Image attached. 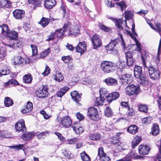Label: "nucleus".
Here are the masks:
<instances>
[{
  "mask_svg": "<svg viewBox=\"0 0 161 161\" xmlns=\"http://www.w3.org/2000/svg\"><path fill=\"white\" fill-rule=\"evenodd\" d=\"M119 95L117 92H114L108 95L107 101L110 103L112 101L117 99L119 97Z\"/></svg>",
  "mask_w": 161,
  "mask_h": 161,
  "instance_id": "aec40b11",
  "label": "nucleus"
},
{
  "mask_svg": "<svg viewBox=\"0 0 161 161\" xmlns=\"http://www.w3.org/2000/svg\"><path fill=\"white\" fill-rule=\"evenodd\" d=\"M48 87L47 85H43L42 89H39L36 92L37 96L40 98H44L48 97Z\"/></svg>",
  "mask_w": 161,
  "mask_h": 161,
  "instance_id": "6e6552de",
  "label": "nucleus"
},
{
  "mask_svg": "<svg viewBox=\"0 0 161 161\" xmlns=\"http://www.w3.org/2000/svg\"><path fill=\"white\" fill-rule=\"evenodd\" d=\"M119 42V40L118 38L112 40L108 44L106 47L108 52H109L110 53L113 54H117V51L116 49H115V47L118 44Z\"/></svg>",
  "mask_w": 161,
  "mask_h": 161,
  "instance_id": "423d86ee",
  "label": "nucleus"
},
{
  "mask_svg": "<svg viewBox=\"0 0 161 161\" xmlns=\"http://www.w3.org/2000/svg\"><path fill=\"white\" fill-rule=\"evenodd\" d=\"M71 95L72 99L76 103H78L81 99L80 94L77 92L74 91L71 92Z\"/></svg>",
  "mask_w": 161,
  "mask_h": 161,
  "instance_id": "cd10ccee",
  "label": "nucleus"
},
{
  "mask_svg": "<svg viewBox=\"0 0 161 161\" xmlns=\"http://www.w3.org/2000/svg\"><path fill=\"white\" fill-rule=\"evenodd\" d=\"M87 115L92 120L94 121H97L100 119L97 108L93 107H91L88 109Z\"/></svg>",
  "mask_w": 161,
  "mask_h": 161,
  "instance_id": "0eeeda50",
  "label": "nucleus"
},
{
  "mask_svg": "<svg viewBox=\"0 0 161 161\" xmlns=\"http://www.w3.org/2000/svg\"><path fill=\"white\" fill-rule=\"evenodd\" d=\"M138 130L137 127L135 125H132L130 126L127 129V131L130 133L134 134L137 132Z\"/></svg>",
  "mask_w": 161,
  "mask_h": 161,
  "instance_id": "c9c22d12",
  "label": "nucleus"
},
{
  "mask_svg": "<svg viewBox=\"0 0 161 161\" xmlns=\"http://www.w3.org/2000/svg\"><path fill=\"white\" fill-rule=\"evenodd\" d=\"M15 127L16 130L18 131L24 132L26 130L25 121L23 119L19 121L15 125Z\"/></svg>",
  "mask_w": 161,
  "mask_h": 161,
  "instance_id": "ddd939ff",
  "label": "nucleus"
},
{
  "mask_svg": "<svg viewBox=\"0 0 161 161\" xmlns=\"http://www.w3.org/2000/svg\"><path fill=\"white\" fill-rule=\"evenodd\" d=\"M152 134L153 135H157L159 133V128L158 124L154 123L153 125L152 128Z\"/></svg>",
  "mask_w": 161,
  "mask_h": 161,
  "instance_id": "c756f323",
  "label": "nucleus"
},
{
  "mask_svg": "<svg viewBox=\"0 0 161 161\" xmlns=\"http://www.w3.org/2000/svg\"><path fill=\"white\" fill-rule=\"evenodd\" d=\"M104 81L108 86H114L118 84V81L116 79L111 77H108Z\"/></svg>",
  "mask_w": 161,
  "mask_h": 161,
  "instance_id": "5701e85b",
  "label": "nucleus"
},
{
  "mask_svg": "<svg viewBox=\"0 0 161 161\" xmlns=\"http://www.w3.org/2000/svg\"><path fill=\"white\" fill-rule=\"evenodd\" d=\"M7 35L9 39L13 41L16 39L18 37L17 33L14 31H9Z\"/></svg>",
  "mask_w": 161,
  "mask_h": 161,
  "instance_id": "2f4dec72",
  "label": "nucleus"
},
{
  "mask_svg": "<svg viewBox=\"0 0 161 161\" xmlns=\"http://www.w3.org/2000/svg\"><path fill=\"white\" fill-rule=\"evenodd\" d=\"M116 4L120 7L122 11H123V9L126 7V6L125 2L123 1L116 3Z\"/></svg>",
  "mask_w": 161,
  "mask_h": 161,
  "instance_id": "8fccbe9b",
  "label": "nucleus"
},
{
  "mask_svg": "<svg viewBox=\"0 0 161 161\" xmlns=\"http://www.w3.org/2000/svg\"><path fill=\"white\" fill-rule=\"evenodd\" d=\"M50 69L47 65H46L45 67V70L42 74L45 76L47 75L50 73Z\"/></svg>",
  "mask_w": 161,
  "mask_h": 161,
  "instance_id": "5fc2aeb1",
  "label": "nucleus"
},
{
  "mask_svg": "<svg viewBox=\"0 0 161 161\" xmlns=\"http://www.w3.org/2000/svg\"><path fill=\"white\" fill-rule=\"evenodd\" d=\"M148 119H150V117H145L143 118L142 120V122L144 124H147L150 122V119L148 120Z\"/></svg>",
  "mask_w": 161,
  "mask_h": 161,
  "instance_id": "e2e57ef3",
  "label": "nucleus"
},
{
  "mask_svg": "<svg viewBox=\"0 0 161 161\" xmlns=\"http://www.w3.org/2000/svg\"><path fill=\"white\" fill-rule=\"evenodd\" d=\"M142 67L136 66L134 68V75L140 84L144 85L146 83L147 80L146 77L142 75Z\"/></svg>",
  "mask_w": 161,
  "mask_h": 161,
  "instance_id": "f03ea898",
  "label": "nucleus"
},
{
  "mask_svg": "<svg viewBox=\"0 0 161 161\" xmlns=\"http://www.w3.org/2000/svg\"><path fill=\"white\" fill-rule=\"evenodd\" d=\"M34 4L35 7H41V2L40 0H37L34 2V3H31Z\"/></svg>",
  "mask_w": 161,
  "mask_h": 161,
  "instance_id": "680f3d73",
  "label": "nucleus"
},
{
  "mask_svg": "<svg viewBox=\"0 0 161 161\" xmlns=\"http://www.w3.org/2000/svg\"><path fill=\"white\" fill-rule=\"evenodd\" d=\"M75 132L78 134L82 133L83 131V129L79 123H76L73 124L72 126Z\"/></svg>",
  "mask_w": 161,
  "mask_h": 161,
  "instance_id": "4be33fe9",
  "label": "nucleus"
},
{
  "mask_svg": "<svg viewBox=\"0 0 161 161\" xmlns=\"http://www.w3.org/2000/svg\"><path fill=\"white\" fill-rule=\"evenodd\" d=\"M99 93L100 95V98H96V101L95 102L94 104V105L95 106L102 105V103L105 100L107 101L108 92L107 89L104 88L100 89Z\"/></svg>",
  "mask_w": 161,
  "mask_h": 161,
  "instance_id": "20e7f679",
  "label": "nucleus"
},
{
  "mask_svg": "<svg viewBox=\"0 0 161 161\" xmlns=\"http://www.w3.org/2000/svg\"><path fill=\"white\" fill-rule=\"evenodd\" d=\"M127 32L128 34L129 35L135 42L136 46V48L135 50L140 52L142 51L141 44L138 41L136 38L133 36L132 34L130 31H127Z\"/></svg>",
  "mask_w": 161,
  "mask_h": 161,
  "instance_id": "b1692460",
  "label": "nucleus"
},
{
  "mask_svg": "<svg viewBox=\"0 0 161 161\" xmlns=\"http://www.w3.org/2000/svg\"><path fill=\"white\" fill-rule=\"evenodd\" d=\"M33 108L32 103L30 101H28L27 102L25 107L22 110L21 112L23 114L29 113L32 110Z\"/></svg>",
  "mask_w": 161,
  "mask_h": 161,
  "instance_id": "393cba45",
  "label": "nucleus"
},
{
  "mask_svg": "<svg viewBox=\"0 0 161 161\" xmlns=\"http://www.w3.org/2000/svg\"><path fill=\"white\" fill-rule=\"evenodd\" d=\"M104 114L105 115L108 117H111L113 115V112L111 108L108 107H107L105 110Z\"/></svg>",
  "mask_w": 161,
  "mask_h": 161,
  "instance_id": "79ce46f5",
  "label": "nucleus"
},
{
  "mask_svg": "<svg viewBox=\"0 0 161 161\" xmlns=\"http://www.w3.org/2000/svg\"><path fill=\"white\" fill-rule=\"evenodd\" d=\"M141 58L143 65L145 68L147 69L150 78L153 80L158 79L160 76L159 71L157 69L154 68L152 65L147 64L145 59L142 55L141 56Z\"/></svg>",
  "mask_w": 161,
  "mask_h": 161,
  "instance_id": "f257e3e1",
  "label": "nucleus"
},
{
  "mask_svg": "<svg viewBox=\"0 0 161 161\" xmlns=\"http://www.w3.org/2000/svg\"><path fill=\"white\" fill-rule=\"evenodd\" d=\"M81 157L83 161H90L91 158L85 152H83L80 154Z\"/></svg>",
  "mask_w": 161,
  "mask_h": 161,
  "instance_id": "ea45409f",
  "label": "nucleus"
},
{
  "mask_svg": "<svg viewBox=\"0 0 161 161\" xmlns=\"http://www.w3.org/2000/svg\"><path fill=\"white\" fill-rule=\"evenodd\" d=\"M133 13L130 11H127L125 12V19H131L133 16Z\"/></svg>",
  "mask_w": 161,
  "mask_h": 161,
  "instance_id": "de8ad7c7",
  "label": "nucleus"
},
{
  "mask_svg": "<svg viewBox=\"0 0 161 161\" xmlns=\"http://www.w3.org/2000/svg\"><path fill=\"white\" fill-rule=\"evenodd\" d=\"M25 11L20 9H16L13 12L14 16L17 19H21L25 15Z\"/></svg>",
  "mask_w": 161,
  "mask_h": 161,
  "instance_id": "412c9836",
  "label": "nucleus"
},
{
  "mask_svg": "<svg viewBox=\"0 0 161 161\" xmlns=\"http://www.w3.org/2000/svg\"><path fill=\"white\" fill-rule=\"evenodd\" d=\"M24 59L20 56H15L14 58V65L18 66L23 64L24 62Z\"/></svg>",
  "mask_w": 161,
  "mask_h": 161,
  "instance_id": "c85d7f7f",
  "label": "nucleus"
},
{
  "mask_svg": "<svg viewBox=\"0 0 161 161\" xmlns=\"http://www.w3.org/2000/svg\"><path fill=\"white\" fill-rule=\"evenodd\" d=\"M79 141V139L77 138L68 139L67 140L68 143L69 144H73Z\"/></svg>",
  "mask_w": 161,
  "mask_h": 161,
  "instance_id": "603ef678",
  "label": "nucleus"
},
{
  "mask_svg": "<svg viewBox=\"0 0 161 161\" xmlns=\"http://www.w3.org/2000/svg\"><path fill=\"white\" fill-rule=\"evenodd\" d=\"M4 103L5 106L8 107L13 104V102L11 98L7 97L5 98Z\"/></svg>",
  "mask_w": 161,
  "mask_h": 161,
  "instance_id": "4c0bfd02",
  "label": "nucleus"
},
{
  "mask_svg": "<svg viewBox=\"0 0 161 161\" xmlns=\"http://www.w3.org/2000/svg\"><path fill=\"white\" fill-rule=\"evenodd\" d=\"M35 135L34 132H28L24 133L22 135V138L24 141H27L32 139Z\"/></svg>",
  "mask_w": 161,
  "mask_h": 161,
  "instance_id": "a878e982",
  "label": "nucleus"
},
{
  "mask_svg": "<svg viewBox=\"0 0 161 161\" xmlns=\"http://www.w3.org/2000/svg\"><path fill=\"white\" fill-rule=\"evenodd\" d=\"M148 12V11L147 10H144L143 9H141L140 11L138 12L137 13L141 15H145Z\"/></svg>",
  "mask_w": 161,
  "mask_h": 161,
  "instance_id": "774afa93",
  "label": "nucleus"
},
{
  "mask_svg": "<svg viewBox=\"0 0 161 161\" xmlns=\"http://www.w3.org/2000/svg\"><path fill=\"white\" fill-rule=\"evenodd\" d=\"M125 90L126 94L129 96H132L133 95H137L140 92V87L139 85H130L126 87Z\"/></svg>",
  "mask_w": 161,
  "mask_h": 161,
  "instance_id": "39448f33",
  "label": "nucleus"
},
{
  "mask_svg": "<svg viewBox=\"0 0 161 161\" xmlns=\"http://www.w3.org/2000/svg\"><path fill=\"white\" fill-rule=\"evenodd\" d=\"M141 141V138L139 137H136L134 138L132 141V147H135L137 146Z\"/></svg>",
  "mask_w": 161,
  "mask_h": 161,
  "instance_id": "37998d69",
  "label": "nucleus"
},
{
  "mask_svg": "<svg viewBox=\"0 0 161 161\" xmlns=\"http://www.w3.org/2000/svg\"><path fill=\"white\" fill-rule=\"evenodd\" d=\"M126 64L128 66H131L133 65L134 60L133 58L132 54L130 52L125 53Z\"/></svg>",
  "mask_w": 161,
  "mask_h": 161,
  "instance_id": "6ab92c4d",
  "label": "nucleus"
},
{
  "mask_svg": "<svg viewBox=\"0 0 161 161\" xmlns=\"http://www.w3.org/2000/svg\"><path fill=\"white\" fill-rule=\"evenodd\" d=\"M128 111L127 112V114L129 116H131L135 114V113L132 109H130L129 107H128Z\"/></svg>",
  "mask_w": 161,
  "mask_h": 161,
  "instance_id": "0e129e2a",
  "label": "nucleus"
},
{
  "mask_svg": "<svg viewBox=\"0 0 161 161\" xmlns=\"http://www.w3.org/2000/svg\"><path fill=\"white\" fill-rule=\"evenodd\" d=\"M13 46L15 48H18L22 46V43L19 40L15 39L13 41Z\"/></svg>",
  "mask_w": 161,
  "mask_h": 161,
  "instance_id": "a18cd8bd",
  "label": "nucleus"
},
{
  "mask_svg": "<svg viewBox=\"0 0 161 161\" xmlns=\"http://www.w3.org/2000/svg\"><path fill=\"white\" fill-rule=\"evenodd\" d=\"M120 79L122 83L125 86L130 84L133 81L131 75L129 74H125L121 75Z\"/></svg>",
  "mask_w": 161,
  "mask_h": 161,
  "instance_id": "1a4fd4ad",
  "label": "nucleus"
},
{
  "mask_svg": "<svg viewBox=\"0 0 161 161\" xmlns=\"http://www.w3.org/2000/svg\"><path fill=\"white\" fill-rule=\"evenodd\" d=\"M86 47L85 42H80L76 47V51L82 55L86 52Z\"/></svg>",
  "mask_w": 161,
  "mask_h": 161,
  "instance_id": "2eb2a0df",
  "label": "nucleus"
},
{
  "mask_svg": "<svg viewBox=\"0 0 161 161\" xmlns=\"http://www.w3.org/2000/svg\"><path fill=\"white\" fill-rule=\"evenodd\" d=\"M50 21V19L45 17H42L39 23L43 28L45 27L48 25Z\"/></svg>",
  "mask_w": 161,
  "mask_h": 161,
  "instance_id": "7c9ffc66",
  "label": "nucleus"
},
{
  "mask_svg": "<svg viewBox=\"0 0 161 161\" xmlns=\"http://www.w3.org/2000/svg\"><path fill=\"white\" fill-rule=\"evenodd\" d=\"M150 148L147 145H140L139 147V153L142 155H147L148 153Z\"/></svg>",
  "mask_w": 161,
  "mask_h": 161,
  "instance_id": "a211bd4d",
  "label": "nucleus"
},
{
  "mask_svg": "<svg viewBox=\"0 0 161 161\" xmlns=\"http://www.w3.org/2000/svg\"><path fill=\"white\" fill-rule=\"evenodd\" d=\"M24 146V144H19L15 146H10V148H16L17 150H19L22 149Z\"/></svg>",
  "mask_w": 161,
  "mask_h": 161,
  "instance_id": "bf43d9fd",
  "label": "nucleus"
},
{
  "mask_svg": "<svg viewBox=\"0 0 161 161\" xmlns=\"http://www.w3.org/2000/svg\"><path fill=\"white\" fill-rule=\"evenodd\" d=\"M6 55L5 48L4 47H0V59L3 58Z\"/></svg>",
  "mask_w": 161,
  "mask_h": 161,
  "instance_id": "3c124183",
  "label": "nucleus"
},
{
  "mask_svg": "<svg viewBox=\"0 0 161 161\" xmlns=\"http://www.w3.org/2000/svg\"><path fill=\"white\" fill-rule=\"evenodd\" d=\"M98 156L97 158L100 159L101 161H110L109 158L106 156V154L104 152L103 148L101 147L98 149Z\"/></svg>",
  "mask_w": 161,
  "mask_h": 161,
  "instance_id": "9d476101",
  "label": "nucleus"
},
{
  "mask_svg": "<svg viewBox=\"0 0 161 161\" xmlns=\"http://www.w3.org/2000/svg\"><path fill=\"white\" fill-rule=\"evenodd\" d=\"M156 158L159 161H161V145H160L159 149V153L156 156Z\"/></svg>",
  "mask_w": 161,
  "mask_h": 161,
  "instance_id": "052dcab7",
  "label": "nucleus"
},
{
  "mask_svg": "<svg viewBox=\"0 0 161 161\" xmlns=\"http://www.w3.org/2000/svg\"><path fill=\"white\" fill-rule=\"evenodd\" d=\"M110 19L115 23V26L118 28L119 31L123 30V26L124 25V21L121 19H118L114 17H111Z\"/></svg>",
  "mask_w": 161,
  "mask_h": 161,
  "instance_id": "dca6fc26",
  "label": "nucleus"
},
{
  "mask_svg": "<svg viewBox=\"0 0 161 161\" xmlns=\"http://www.w3.org/2000/svg\"><path fill=\"white\" fill-rule=\"evenodd\" d=\"M68 34L76 36L80 31V29L77 25L70 27L67 30Z\"/></svg>",
  "mask_w": 161,
  "mask_h": 161,
  "instance_id": "f3484780",
  "label": "nucleus"
},
{
  "mask_svg": "<svg viewBox=\"0 0 161 161\" xmlns=\"http://www.w3.org/2000/svg\"><path fill=\"white\" fill-rule=\"evenodd\" d=\"M101 68L104 73H110L114 71L115 68V64L114 62L110 61H103L101 63Z\"/></svg>",
  "mask_w": 161,
  "mask_h": 161,
  "instance_id": "7ed1b4c3",
  "label": "nucleus"
},
{
  "mask_svg": "<svg viewBox=\"0 0 161 161\" xmlns=\"http://www.w3.org/2000/svg\"><path fill=\"white\" fill-rule=\"evenodd\" d=\"M115 145L116 149L118 151H121L122 150H125L126 148L125 147L123 144L121 142H116V143H114Z\"/></svg>",
  "mask_w": 161,
  "mask_h": 161,
  "instance_id": "e433bc0d",
  "label": "nucleus"
},
{
  "mask_svg": "<svg viewBox=\"0 0 161 161\" xmlns=\"http://www.w3.org/2000/svg\"><path fill=\"white\" fill-rule=\"evenodd\" d=\"M9 73V70L8 69L4 70H0V77L2 75H6Z\"/></svg>",
  "mask_w": 161,
  "mask_h": 161,
  "instance_id": "13d9d810",
  "label": "nucleus"
},
{
  "mask_svg": "<svg viewBox=\"0 0 161 161\" xmlns=\"http://www.w3.org/2000/svg\"><path fill=\"white\" fill-rule=\"evenodd\" d=\"M101 136L99 134L96 133L90 135L89 138L91 140L97 141L100 140Z\"/></svg>",
  "mask_w": 161,
  "mask_h": 161,
  "instance_id": "58836bf2",
  "label": "nucleus"
},
{
  "mask_svg": "<svg viewBox=\"0 0 161 161\" xmlns=\"http://www.w3.org/2000/svg\"><path fill=\"white\" fill-rule=\"evenodd\" d=\"M99 27L102 30L106 32H109L111 30L109 28L103 25H100L99 26Z\"/></svg>",
  "mask_w": 161,
  "mask_h": 161,
  "instance_id": "4d7b16f0",
  "label": "nucleus"
},
{
  "mask_svg": "<svg viewBox=\"0 0 161 161\" xmlns=\"http://www.w3.org/2000/svg\"><path fill=\"white\" fill-rule=\"evenodd\" d=\"M148 109V108L147 106L145 104L140 105H139V111L145 113H147Z\"/></svg>",
  "mask_w": 161,
  "mask_h": 161,
  "instance_id": "a19ab883",
  "label": "nucleus"
},
{
  "mask_svg": "<svg viewBox=\"0 0 161 161\" xmlns=\"http://www.w3.org/2000/svg\"><path fill=\"white\" fill-rule=\"evenodd\" d=\"M54 79L56 81L60 82L63 80L64 77L61 73H57L56 74Z\"/></svg>",
  "mask_w": 161,
  "mask_h": 161,
  "instance_id": "c03bdc74",
  "label": "nucleus"
},
{
  "mask_svg": "<svg viewBox=\"0 0 161 161\" xmlns=\"http://www.w3.org/2000/svg\"><path fill=\"white\" fill-rule=\"evenodd\" d=\"M70 22H67L66 23L64 24L63 28L56 30L55 32V34L57 35V37H61L64 36V33L67 31V30L70 27Z\"/></svg>",
  "mask_w": 161,
  "mask_h": 161,
  "instance_id": "9b49d317",
  "label": "nucleus"
},
{
  "mask_svg": "<svg viewBox=\"0 0 161 161\" xmlns=\"http://www.w3.org/2000/svg\"><path fill=\"white\" fill-rule=\"evenodd\" d=\"M50 52V48H48L41 53L40 57L41 58H44Z\"/></svg>",
  "mask_w": 161,
  "mask_h": 161,
  "instance_id": "09e8293b",
  "label": "nucleus"
},
{
  "mask_svg": "<svg viewBox=\"0 0 161 161\" xmlns=\"http://www.w3.org/2000/svg\"><path fill=\"white\" fill-rule=\"evenodd\" d=\"M72 124V121L69 117L65 116L62 118L60 125H63L64 127L68 128Z\"/></svg>",
  "mask_w": 161,
  "mask_h": 161,
  "instance_id": "4468645a",
  "label": "nucleus"
},
{
  "mask_svg": "<svg viewBox=\"0 0 161 161\" xmlns=\"http://www.w3.org/2000/svg\"><path fill=\"white\" fill-rule=\"evenodd\" d=\"M32 77L31 74L30 73L25 75L23 77L24 82L27 84L31 83L32 81Z\"/></svg>",
  "mask_w": 161,
  "mask_h": 161,
  "instance_id": "f704fd0d",
  "label": "nucleus"
},
{
  "mask_svg": "<svg viewBox=\"0 0 161 161\" xmlns=\"http://www.w3.org/2000/svg\"><path fill=\"white\" fill-rule=\"evenodd\" d=\"M55 35V32H52L50 35L48 36V38L47 40L48 41H50L53 40L54 39Z\"/></svg>",
  "mask_w": 161,
  "mask_h": 161,
  "instance_id": "69168bd1",
  "label": "nucleus"
},
{
  "mask_svg": "<svg viewBox=\"0 0 161 161\" xmlns=\"http://www.w3.org/2000/svg\"><path fill=\"white\" fill-rule=\"evenodd\" d=\"M11 6V3L8 0H0V7L2 8H8Z\"/></svg>",
  "mask_w": 161,
  "mask_h": 161,
  "instance_id": "473e14b6",
  "label": "nucleus"
},
{
  "mask_svg": "<svg viewBox=\"0 0 161 161\" xmlns=\"http://www.w3.org/2000/svg\"><path fill=\"white\" fill-rule=\"evenodd\" d=\"M69 88L67 86H64L57 93L58 97H61L68 90Z\"/></svg>",
  "mask_w": 161,
  "mask_h": 161,
  "instance_id": "72a5a7b5",
  "label": "nucleus"
},
{
  "mask_svg": "<svg viewBox=\"0 0 161 161\" xmlns=\"http://www.w3.org/2000/svg\"><path fill=\"white\" fill-rule=\"evenodd\" d=\"M55 0H45L44 5L47 9L53 8L56 4Z\"/></svg>",
  "mask_w": 161,
  "mask_h": 161,
  "instance_id": "bb28decb",
  "label": "nucleus"
},
{
  "mask_svg": "<svg viewBox=\"0 0 161 161\" xmlns=\"http://www.w3.org/2000/svg\"><path fill=\"white\" fill-rule=\"evenodd\" d=\"M62 59L65 63H68L71 59V58L69 56H64L62 57Z\"/></svg>",
  "mask_w": 161,
  "mask_h": 161,
  "instance_id": "6e6d98bb",
  "label": "nucleus"
},
{
  "mask_svg": "<svg viewBox=\"0 0 161 161\" xmlns=\"http://www.w3.org/2000/svg\"><path fill=\"white\" fill-rule=\"evenodd\" d=\"M156 25L157 28V31L161 35V24L159 23H157L156 24Z\"/></svg>",
  "mask_w": 161,
  "mask_h": 161,
  "instance_id": "338daca9",
  "label": "nucleus"
},
{
  "mask_svg": "<svg viewBox=\"0 0 161 161\" xmlns=\"http://www.w3.org/2000/svg\"><path fill=\"white\" fill-rule=\"evenodd\" d=\"M0 27L2 29V34L5 33L7 34L9 32V31L8 29V26L6 25L5 24H3L0 25Z\"/></svg>",
  "mask_w": 161,
  "mask_h": 161,
  "instance_id": "49530a36",
  "label": "nucleus"
},
{
  "mask_svg": "<svg viewBox=\"0 0 161 161\" xmlns=\"http://www.w3.org/2000/svg\"><path fill=\"white\" fill-rule=\"evenodd\" d=\"M91 42L93 45V48L96 49L101 47L102 43L99 36L96 35H93L91 38Z\"/></svg>",
  "mask_w": 161,
  "mask_h": 161,
  "instance_id": "f8f14e48",
  "label": "nucleus"
},
{
  "mask_svg": "<svg viewBox=\"0 0 161 161\" xmlns=\"http://www.w3.org/2000/svg\"><path fill=\"white\" fill-rule=\"evenodd\" d=\"M31 47L32 48V55L35 56L36 55L37 53V49L36 47L33 45H31Z\"/></svg>",
  "mask_w": 161,
  "mask_h": 161,
  "instance_id": "864d4df0",
  "label": "nucleus"
}]
</instances>
